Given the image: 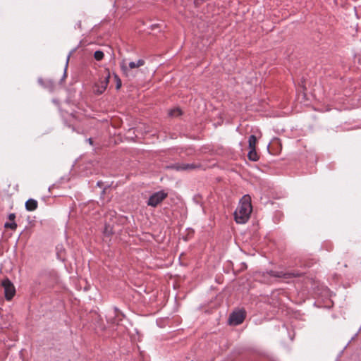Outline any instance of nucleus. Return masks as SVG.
<instances>
[{
  "label": "nucleus",
  "instance_id": "1",
  "mask_svg": "<svg viewBox=\"0 0 361 361\" xmlns=\"http://www.w3.org/2000/svg\"><path fill=\"white\" fill-rule=\"evenodd\" d=\"M252 207L251 198L248 195H244L239 202L238 206L234 212V218L238 224H245L250 219Z\"/></svg>",
  "mask_w": 361,
  "mask_h": 361
},
{
  "label": "nucleus",
  "instance_id": "2",
  "mask_svg": "<svg viewBox=\"0 0 361 361\" xmlns=\"http://www.w3.org/2000/svg\"><path fill=\"white\" fill-rule=\"evenodd\" d=\"M124 317V314L116 307L110 309L106 316L107 322L114 325H120Z\"/></svg>",
  "mask_w": 361,
  "mask_h": 361
},
{
  "label": "nucleus",
  "instance_id": "3",
  "mask_svg": "<svg viewBox=\"0 0 361 361\" xmlns=\"http://www.w3.org/2000/svg\"><path fill=\"white\" fill-rule=\"evenodd\" d=\"M109 78V70L106 69L104 73L101 75L99 82L95 83L94 86V92L97 94H102L106 90L108 86Z\"/></svg>",
  "mask_w": 361,
  "mask_h": 361
},
{
  "label": "nucleus",
  "instance_id": "4",
  "mask_svg": "<svg viewBox=\"0 0 361 361\" xmlns=\"http://www.w3.org/2000/svg\"><path fill=\"white\" fill-rule=\"evenodd\" d=\"M168 196V193L164 190L157 191L151 195L147 202V204L152 207H156Z\"/></svg>",
  "mask_w": 361,
  "mask_h": 361
},
{
  "label": "nucleus",
  "instance_id": "5",
  "mask_svg": "<svg viewBox=\"0 0 361 361\" xmlns=\"http://www.w3.org/2000/svg\"><path fill=\"white\" fill-rule=\"evenodd\" d=\"M267 274L272 277L281 278L284 279H290L293 278L299 277L302 273L299 271H267Z\"/></svg>",
  "mask_w": 361,
  "mask_h": 361
},
{
  "label": "nucleus",
  "instance_id": "6",
  "mask_svg": "<svg viewBox=\"0 0 361 361\" xmlns=\"http://www.w3.org/2000/svg\"><path fill=\"white\" fill-rule=\"evenodd\" d=\"M1 285L4 289L5 298L7 300H11L16 293V288L13 283L8 279L2 281Z\"/></svg>",
  "mask_w": 361,
  "mask_h": 361
},
{
  "label": "nucleus",
  "instance_id": "7",
  "mask_svg": "<svg viewBox=\"0 0 361 361\" xmlns=\"http://www.w3.org/2000/svg\"><path fill=\"white\" fill-rule=\"evenodd\" d=\"M145 65L143 59H138L137 61L127 62L126 60H123L121 63V68L124 73L127 74L128 71L130 69L139 68Z\"/></svg>",
  "mask_w": 361,
  "mask_h": 361
},
{
  "label": "nucleus",
  "instance_id": "8",
  "mask_svg": "<svg viewBox=\"0 0 361 361\" xmlns=\"http://www.w3.org/2000/svg\"><path fill=\"white\" fill-rule=\"evenodd\" d=\"M245 311L238 310L233 312L229 317V323L232 325H239L244 321Z\"/></svg>",
  "mask_w": 361,
  "mask_h": 361
},
{
  "label": "nucleus",
  "instance_id": "9",
  "mask_svg": "<svg viewBox=\"0 0 361 361\" xmlns=\"http://www.w3.org/2000/svg\"><path fill=\"white\" fill-rule=\"evenodd\" d=\"M25 209L29 212L35 211L38 206L37 201L34 199H29L25 202Z\"/></svg>",
  "mask_w": 361,
  "mask_h": 361
},
{
  "label": "nucleus",
  "instance_id": "10",
  "mask_svg": "<svg viewBox=\"0 0 361 361\" xmlns=\"http://www.w3.org/2000/svg\"><path fill=\"white\" fill-rule=\"evenodd\" d=\"M201 168L200 164H183V171H192Z\"/></svg>",
  "mask_w": 361,
  "mask_h": 361
},
{
  "label": "nucleus",
  "instance_id": "11",
  "mask_svg": "<svg viewBox=\"0 0 361 361\" xmlns=\"http://www.w3.org/2000/svg\"><path fill=\"white\" fill-rule=\"evenodd\" d=\"M169 169H173L177 171H183V163L172 164L166 166Z\"/></svg>",
  "mask_w": 361,
  "mask_h": 361
},
{
  "label": "nucleus",
  "instance_id": "12",
  "mask_svg": "<svg viewBox=\"0 0 361 361\" xmlns=\"http://www.w3.org/2000/svg\"><path fill=\"white\" fill-rule=\"evenodd\" d=\"M247 157L250 160L253 161H256L259 159V157L256 152L255 149H250V151L247 154Z\"/></svg>",
  "mask_w": 361,
  "mask_h": 361
},
{
  "label": "nucleus",
  "instance_id": "13",
  "mask_svg": "<svg viewBox=\"0 0 361 361\" xmlns=\"http://www.w3.org/2000/svg\"><path fill=\"white\" fill-rule=\"evenodd\" d=\"M257 142V138L254 135H252L249 137L248 144L250 149H255V145Z\"/></svg>",
  "mask_w": 361,
  "mask_h": 361
},
{
  "label": "nucleus",
  "instance_id": "14",
  "mask_svg": "<svg viewBox=\"0 0 361 361\" xmlns=\"http://www.w3.org/2000/svg\"><path fill=\"white\" fill-rule=\"evenodd\" d=\"M94 57L97 61H101L104 58V53L100 50H97L94 54Z\"/></svg>",
  "mask_w": 361,
  "mask_h": 361
},
{
  "label": "nucleus",
  "instance_id": "15",
  "mask_svg": "<svg viewBox=\"0 0 361 361\" xmlns=\"http://www.w3.org/2000/svg\"><path fill=\"white\" fill-rule=\"evenodd\" d=\"M4 226L6 228H11L12 230H15L17 228V224H16L15 221L6 222L4 224Z\"/></svg>",
  "mask_w": 361,
  "mask_h": 361
},
{
  "label": "nucleus",
  "instance_id": "16",
  "mask_svg": "<svg viewBox=\"0 0 361 361\" xmlns=\"http://www.w3.org/2000/svg\"><path fill=\"white\" fill-rule=\"evenodd\" d=\"M114 79H115L116 83V90H119L122 85L121 80L119 78V77L116 74H114Z\"/></svg>",
  "mask_w": 361,
  "mask_h": 361
},
{
  "label": "nucleus",
  "instance_id": "17",
  "mask_svg": "<svg viewBox=\"0 0 361 361\" xmlns=\"http://www.w3.org/2000/svg\"><path fill=\"white\" fill-rule=\"evenodd\" d=\"M171 116H177L181 114L180 110L179 109H172L169 113Z\"/></svg>",
  "mask_w": 361,
  "mask_h": 361
},
{
  "label": "nucleus",
  "instance_id": "18",
  "mask_svg": "<svg viewBox=\"0 0 361 361\" xmlns=\"http://www.w3.org/2000/svg\"><path fill=\"white\" fill-rule=\"evenodd\" d=\"M104 233L106 235H110L113 233L112 228L110 226V225L105 226Z\"/></svg>",
  "mask_w": 361,
  "mask_h": 361
},
{
  "label": "nucleus",
  "instance_id": "19",
  "mask_svg": "<svg viewBox=\"0 0 361 361\" xmlns=\"http://www.w3.org/2000/svg\"><path fill=\"white\" fill-rule=\"evenodd\" d=\"M73 51H71L67 56V59H66V67H65V70H64V73H63V79L66 76V69H67V67H68V61H69V58H70V56L71 54H72Z\"/></svg>",
  "mask_w": 361,
  "mask_h": 361
},
{
  "label": "nucleus",
  "instance_id": "20",
  "mask_svg": "<svg viewBox=\"0 0 361 361\" xmlns=\"http://www.w3.org/2000/svg\"><path fill=\"white\" fill-rule=\"evenodd\" d=\"M15 218H16V215H15V214H13V213L10 214L8 215V219H9V220H10L11 221H14Z\"/></svg>",
  "mask_w": 361,
  "mask_h": 361
},
{
  "label": "nucleus",
  "instance_id": "21",
  "mask_svg": "<svg viewBox=\"0 0 361 361\" xmlns=\"http://www.w3.org/2000/svg\"><path fill=\"white\" fill-rule=\"evenodd\" d=\"M56 249H57V250H58V251H57V257H58V259H61V260H63V258H62V257H61V253H60V252H59V247H56Z\"/></svg>",
  "mask_w": 361,
  "mask_h": 361
},
{
  "label": "nucleus",
  "instance_id": "22",
  "mask_svg": "<svg viewBox=\"0 0 361 361\" xmlns=\"http://www.w3.org/2000/svg\"><path fill=\"white\" fill-rule=\"evenodd\" d=\"M38 82H39L41 85H43V80H42V78H39V79H38Z\"/></svg>",
  "mask_w": 361,
  "mask_h": 361
},
{
  "label": "nucleus",
  "instance_id": "23",
  "mask_svg": "<svg viewBox=\"0 0 361 361\" xmlns=\"http://www.w3.org/2000/svg\"><path fill=\"white\" fill-rule=\"evenodd\" d=\"M100 184H101V182H100V181H98V182H97V185L98 186H99V187H100Z\"/></svg>",
  "mask_w": 361,
  "mask_h": 361
},
{
  "label": "nucleus",
  "instance_id": "24",
  "mask_svg": "<svg viewBox=\"0 0 361 361\" xmlns=\"http://www.w3.org/2000/svg\"><path fill=\"white\" fill-rule=\"evenodd\" d=\"M88 140H89V142H90V144H92V140H91V138H90Z\"/></svg>",
  "mask_w": 361,
  "mask_h": 361
}]
</instances>
